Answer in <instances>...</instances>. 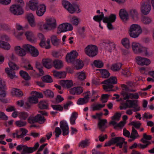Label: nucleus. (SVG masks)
I'll use <instances>...</instances> for the list:
<instances>
[{
    "label": "nucleus",
    "instance_id": "f257e3e1",
    "mask_svg": "<svg viewBox=\"0 0 154 154\" xmlns=\"http://www.w3.org/2000/svg\"><path fill=\"white\" fill-rule=\"evenodd\" d=\"M122 88L121 95L123 96H146L147 93L143 91L139 92L138 93H135L133 94L131 92H134L136 91L135 89H130L129 87L124 84L121 85Z\"/></svg>",
    "mask_w": 154,
    "mask_h": 154
},
{
    "label": "nucleus",
    "instance_id": "f03ea898",
    "mask_svg": "<svg viewBox=\"0 0 154 154\" xmlns=\"http://www.w3.org/2000/svg\"><path fill=\"white\" fill-rule=\"evenodd\" d=\"M142 32V29L140 25L133 24L130 26L128 33L131 37L134 38H137Z\"/></svg>",
    "mask_w": 154,
    "mask_h": 154
},
{
    "label": "nucleus",
    "instance_id": "7ed1b4c3",
    "mask_svg": "<svg viewBox=\"0 0 154 154\" xmlns=\"http://www.w3.org/2000/svg\"><path fill=\"white\" fill-rule=\"evenodd\" d=\"M62 5L70 13L73 14L75 12L78 13L81 11L78 5H73L67 1L63 0Z\"/></svg>",
    "mask_w": 154,
    "mask_h": 154
},
{
    "label": "nucleus",
    "instance_id": "20e7f679",
    "mask_svg": "<svg viewBox=\"0 0 154 154\" xmlns=\"http://www.w3.org/2000/svg\"><path fill=\"white\" fill-rule=\"evenodd\" d=\"M29 46V45L27 44L23 45L22 47L19 46H16L14 47V50L16 54L18 56L23 57L26 55Z\"/></svg>",
    "mask_w": 154,
    "mask_h": 154
},
{
    "label": "nucleus",
    "instance_id": "39448f33",
    "mask_svg": "<svg viewBox=\"0 0 154 154\" xmlns=\"http://www.w3.org/2000/svg\"><path fill=\"white\" fill-rule=\"evenodd\" d=\"M98 48L94 45H90L86 47L84 49L85 54L89 57H93L96 56L97 54Z\"/></svg>",
    "mask_w": 154,
    "mask_h": 154
},
{
    "label": "nucleus",
    "instance_id": "423d86ee",
    "mask_svg": "<svg viewBox=\"0 0 154 154\" xmlns=\"http://www.w3.org/2000/svg\"><path fill=\"white\" fill-rule=\"evenodd\" d=\"M45 121L44 117L41 114H37L35 117L30 116L28 119V122L30 124L38 122L40 124L43 123Z\"/></svg>",
    "mask_w": 154,
    "mask_h": 154
},
{
    "label": "nucleus",
    "instance_id": "0eeeda50",
    "mask_svg": "<svg viewBox=\"0 0 154 154\" xmlns=\"http://www.w3.org/2000/svg\"><path fill=\"white\" fill-rule=\"evenodd\" d=\"M10 12L16 15H21L23 14V11L21 7L19 5H14L10 8Z\"/></svg>",
    "mask_w": 154,
    "mask_h": 154
},
{
    "label": "nucleus",
    "instance_id": "6e6552de",
    "mask_svg": "<svg viewBox=\"0 0 154 154\" xmlns=\"http://www.w3.org/2000/svg\"><path fill=\"white\" fill-rule=\"evenodd\" d=\"M46 23L48 28V31L54 29H55L57 27L56 20L53 17H50L46 19Z\"/></svg>",
    "mask_w": 154,
    "mask_h": 154
},
{
    "label": "nucleus",
    "instance_id": "1a4fd4ad",
    "mask_svg": "<svg viewBox=\"0 0 154 154\" xmlns=\"http://www.w3.org/2000/svg\"><path fill=\"white\" fill-rule=\"evenodd\" d=\"M140 11L144 15L149 14L151 10V6L149 4L146 2H143L140 3Z\"/></svg>",
    "mask_w": 154,
    "mask_h": 154
},
{
    "label": "nucleus",
    "instance_id": "9d476101",
    "mask_svg": "<svg viewBox=\"0 0 154 154\" xmlns=\"http://www.w3.org/2000/svg\"><path fill=\"white\" fill-rule=\"evenodd\" d=\"M73 29V27L70 24L64 23L60 24L58 28V32H64L68 31H71Z\"/></svg>",
    "mask_w": 154,
    "mask_h": 154
},
{
    "label": "nucleus",
    "instance_id": "9b49d317",
    "mask_svg": "<svg viewBox=\"0 0 154 154\" xmlns=\"http://www.w3.org/2000/svg\"><path fill=\"white\" fill-rule=\"evenodd\" d=\"M152 139V136L151 135H147L146 133H144L143 134V138L140 141L143 143H145V144H139V146L141 148H146L148 146L151 144L150 141L147 140H150Z\"/></svg>",
    "mask_w": 154,
    "mask_h": 154
},
{
    "label": "nucleus",
    "instance_id": "f8f14e48",
    "mask_svg": "<svg viewBox=\"0 0 154 154\" xmlns=\"http://www.w3.org/2000/svg\"><path fill=\"white\" fill-rule=\"evenodd\" d=\"M32 149V147H28L27 146L23 145H19L17 147V150L19 151H20L23 149V151L21 154L32 153L33 152Z\"/></svg>",
    "mask_w": 154,
    "mask_h": 154
},
{
    "label": "nucleus",
    "instance_id": "ddd939ff",
    "mask_svg": "<svg viewBox=\"0 0 154 154\" xmlns=\"http://www.w3.org/2000/svg\"><path fill=\"white\" fill-rule=\"evenodd\" d=\"M101 44L107 50L110 52H111L112 51L115 50L116 48V45L115 44L109 41H104Z\"/></svg>",
    "mask_w": 154,
    "mask_h": 154
},
{
    "label": "nucleus",
    "instance_id": "4468645a",
    "mask_svg": "<svg viewBox=\"0 0 154 154\" xmlns=\"http://www.w3.org/2000/svg\"><path fill=\"white\" fill-rule=\"evenodd\" d=\"M26 5L31 10L35 11L39 5V2L37 0H30L26 3Z\"/></svg>",
    "mask_w": 154,
    "mask_h": 154
},
{
    "label": "nucleus",
    "instance_id": "2eb2a0df",
    "mask_svg": "<svg viewBox=\"0 0 154 154\" xmlns=\"http://www.w3.org/2000/svg\"><path fill=\"white\" fill-rule=\"evenodd\" d=\"M78 53L75 51H72L67 54L66 56V60L68 63L73 62L78 56Z\"/></svg>",
    "mask_w": 154,
    "mask_h": 154
},
{
    "label": "nucleus",
    "instance_id": "dca6fc26",
    "mask_svg": "<svg viewBox=\"0 0 154 154\" xmlns=\"http://www.w3.org/2000/svg\"><path fill=\"white\" fill-rule=\"evenodd\" d=\"M136 59L137 63L140 65L147 66L150 63V60L145 58L138 56L136 58Z\"/></svg>",
    "mask_w": 154,
    "mask_h": 154
},
{
    "label": "nucleus",
    "instance_id": "f3484780",
    "mask_svg": "<svg viewBox=\"0 0 154 154\" xmlns=\"http://www.w3.org/2000/svg\"><path fill=\"white\" fill-rule=\"evenodd\" d=\"M46 6L43 4L39 5L36 11V14L38 17H41L44 15L46 11Z\"/></svg>",
    "mask_w": 154,
    "mask_h": 154
},
{
    "label": "nucleus",
    "instance_id": "a211bd4d",
    "mask_svg": "<svg viewBox=\"0 0 154 154\" xmlns=\"http://www.w3.org/2000/svg\"><path fill=\"white\" fill-rule=\"evenodd\" d=\"M131 47L133 51L135 54H139L142 53L143 47L139 43L133 42L132 43ZM143 48V50H145Z\"/></svg>",
    "mask_w": 154,
    "mask_h": 154
},
{
    "label": "nucleus",
    "instance_id": "6ab92c4d",
    "mask_svg": "<svg viewBox=\"0 0 154 154\" xmlns=\"http://www.w3.org/2000/svg\"><path fill=\"white\" fill-rule=\"evenodd\" d=\"M130 97H124L123 98V102H124V100H126L125 103L124 104V106H125V109L127 108H131L133 106L134 103H135L137 100H128Z\"/></svg>",
    "mask_w": 154,
    "mask_h": 154
},
{
    "label": "nucleus",
    "instance_id": "aec40b11",
    "mask_svg": "<svg viewBox=\"0 0 154 154\" xmlns=\"http://www.w3.org/2000/svg\"><path fill=\"white\" fill-rule=\"evenodd\" d=\"M26 18L30 26L32 27L35 26L36 24L35 21V17L32 13H29L26 15Z\"/></svg>",
    "mask_w": 154,
    "mask_h": 154
},
{
    "label": "nucleus",
    "instance_id": "412c9836",
    "mask_svg": "<svg viewBox=\"0 0 154 154\" xmlns=\"http://www.w3.org/2000/svg\"><path fill=\"white\" fill-rule=\"evenodd\" d=\"M104 90L106 91H112V88L114 87L113 85L107 81L106 80L101 82Z\"/></svg>",
    "mask_w": 154,
    "mask_h": 154
},
{
    "label": "nucleus",
    "instance_id": "4be33fe9",
    "mask_svg": "<svg viewBox=\"0 0 154 154\" xmlns=\"http://www.w3.org/2000/svg\"><path fill=\"white\" fill-rule=\"evenodd\" d=\"M83 92L82 88L81 87H73L70 90V93L73 95H79Z\"/></svg>",
    "mask_w": 154,
    "mask_h": 154
},
{
    "label": "nucleus",
    "instance_id": "5701e85b",
    "mask_svg": "<svg viewBox=\"0 0 154 154\" xmlns=\"http://www.w3.org/2000/svg\"><path fill=\"white\" fill-rule=\"evenodd\" d=\"M119 15L121 19L124 22L128 19V14L125 9H122L120 10Z\"/></svg>",
    "mask_w": 154,
    "mask_h": 154
},
{
    "label": "nucleus",
    "instance_id": "b1692460",
    "mask_svg": "<svg viewBox=\"0 0 154 154\" xmlns=\"http://www.w3.org/2000/svg\"><path fill=\"white\" fill-rule=\"evenodd\" d=\"M60 127L62 130L63 135H66L69 133V127L67 124L63 121L60 122Z\"/></svg>",
    "mask_w": 154,
    "mask_h": 154
},
{
    "label": "nucleus",
    "instance_id": "393cba45",
    "mask_svg": "<svg viewBox=\"0 0 154 154\" xmlns=\"http://www.w3.org/2000/svg\"><path fill=\"white\" fill-rule=\"evenodd\" d=\"M60 84L63 87L70 88L72 86L73 83L71 80H62L60 82Z\"/></svg>",
    "mask_w": 154,
    "mask_h": 154
},
{
    "label": "nucleus",
    "instance_id": "a878e982",
    "mask_svg": "<svg viewBox=\"0 0 154 154\" xmlns=\"http://www.w3.org/2000/svg\"><path fill=\"white\" fill-rule=\"evenodd\" d=\"M107 123V120L105 119L100 120L98 124V127L99 129L102 131H104L105 129L107 127L106 125Z\"/></svg>",
    "mask_w": 154,
    "mask_h": 154
},
{
    "label": "nucleus",
    "instance_id": "bb28decb",
    "mask_svg": "<svg viewBox=\"0 0 154 154\" xmlns=\"http://www.w3.org/2000/svg\"><path fill=\"white\" fill-rule=\"evenodd\" d=\"M129 15L133 20H137L139 19V14L135 9H131L129 11Z\"/></svg>",
    "mask_w": 154,
    "mask_h": 154
},
{
    "label": "nucleus",
    "instance_id": "cd10ccee",
    "mask_svg": "<svg viewBox=\"0 0 154 154\" xmlns=\"http://www.w3.org/2000/svg\"><path fill=\"white\" fill-rule=\"evenodd\" d=\"M53 75L57 79H63L66 76V73L64 72H59L55 70L53 71Z\"/></svg>",
    "mask_w": 154,
    "mask_h": 154
},
{
    "label": "nucleus",
    "instance_id": "c85d7f7f",
    "mask_svg": "<svg viewBox=\"0 0 154 154\" xmlns=\"http://www.w3.org/2000/svg\"><path fill=\"white\" fill-rule=\"evenodd\" d=\"M29 50L28 52H29L31 55L34 57L37 56L39 54V52L38 50L34 47L29 45Z\"/></svg>",
    "mask_w": 154,
    "mask_h": 154
},
{
    "label": "nucleus",
    "instance_id": "c756f323",
    "mask_svg": "<svg viewBox=\"0 0 154 154\" xmlns=\"http://www.w3.org/2000/svg\"><path fill=\"white\" fill-rule=\"evenodd\" d=\"M116 19V15L115 14H111L109 17H103V22H114Z\"/></svg>",
    "mask_w": 154,
    "mask_h": 154
},
{
    "label": "nucleus",
    "instance_id": "7c9ffc66",
    "mask_svg": "<svg viewBox=\"0 0 154 154\" xmlns=\"http://www.w3.org/2000/svg\"><path fill=\"white\" fill-rule=\"evenodd\" d=\"M54 67L57 69H59L63 66V63L60 60H56L53 62Z\"/></svg>",
    "mask_w": 154,
    "mask_h": 154
},
{
    "label": "nucleus",
    "instance_id": "2f4dec72",
    "mask_svg": "<svg viewBox=\"0 0 154 154\" xmlns=\"http://www.w3.org/2000/svg\"><path fill=\"white\" fill-rule=\"evenodd\" d=\"M44 66L46 68L49 69L52 67V60L49 59H43L42 60Z\"/></svg>",
    "mask_w": 154,
    "mask_h": 154
},
{
    "label": "nucleus",
    "instance_id": "473e14b6",
    "mask_svg": "<svg viewBox=\"0 0 154 154\" xmlns=\"http://www.w3.org/2000/svg\"><path fill=\"white\" fill-rule=\"evenodd\" d=\"M5 72L7 74L8 76L11 79L17 77L15 75V72L12 71L8 68H6L5 69Z\"/></svg>",
    "mask_w": 154,
    "mask_h": 154
},
{
    "label": "nucleus",
    "instance_id": "72a5a7b5",
    "mask_svg": "<svg viewBox=\"0 0 154 154\" xmlns=\"http://www.w3.org/2000/svg\"><path fill=\"white\" fill-rule=\"evenodd\" d=\"M25 35L27 39L29 41L32 42L35 39L34 35L33 32L30 31H28L25 33Z\"/></svg>",
    "mask_w": 154,
    "mask_h": 154
},
{
    "label": "nucleus",
    "instance_id": "f704fd0d",
    "mask_svg": "<svg viewBox=\"0 0 154 154\" xmlns=\"http://www.w3.org/2000/svg\"><path fill=\"white\" fill-rule=\"evenodd\" d=\"M142 23L146 25H148L151 24L152 22V18L149 17H144L141 19Z\"/></svg>",
    "mask_w": 154,
    "mask_h": 154
},
{
    "label": "nucleus",
    "instance_id": "c9c22d12",
    "mask_svg": "<svg viewBox=\"0 0 154 154\" xmlns=\"http://www.w3.org/2000/svg\"><path fill=\"white\" fill-rule=\"evenodd\" d=\"M12 95L13 96H20L25 95L20 90L17 88H13L11 91Z\"/></svg>",
    "mask_w": 154,
    "mask_h": 154
},
{
    "label": "nucleus",
    "instance_id": "e433bc0d",
    "mask_svg": "<svg viewBox=\"0 0 154 154\" xmlns=\"http://www.w3.org/2000/svg\"><path fill=\"white\" fill-rule=\"evenodd\" d=\"M121 42L123 46L126 48L128 49L130 48V41L128 38H123L121 40Z\"/></svg>",
    "mask_w": 154,
    "mask_h": 154
},
{
    "label": "nucleus",
    "instance_id": "4c0bfd02",
    "mask_svg": "<svg viewBox=\"0 0 154 154\" xmlns=\"http://www.w3.org/2000/svg\"><path fill=\"white\" fill-rule=\"evenodd\" d=\"M0 47L6 50H9L11 48V46L8 42L2 41H0Z\"/></svg>",
    "mask_w": 154,
    "mask_h": 154
},
{
    "label": "nucleus",
    "instance_id": "58836bf2",
    "mask_svg": "<svg viewBox=\"0 0 154 154\" xmlns=\"http://www.w3.org/2000/svg\"><path fill=\"white\" fill-rule=\"evenodd\" d=\"M75 75L77 79L80 81L83 80L86 78L85 73L82 71L76 73Z\"/></svg>",
    "mask_w": 154,
    "mask_h": 154
},
{
    "label": "nucleus",
    "instance_id": "ea45409f",
    "mask_svg": "<svg viewBox=\"0 0 154 154\" xmlns=\"http://www.w3.org/2000/svg\"><path fill=\"white\" fill-rule=\"evenodd\" d=\"M101 13V14L100 15H96L94 16L93 19L94 20L99 22V26L101 29H102L103 27L101 26L100 22L102 20H103L104 17V14L103 12H102Z\"/></svg>",
    "mask_w": 154,
    "mask_h": 154
},
{
    "label": "nucleus",
    "instance_id": "a19ab883",
    "mask_svg": "<svg viewBox=\"0 0 154 154\" xmlns=\"http://www.w3.org/2000/svg\"><path fill=\"white\" fill-rule=\"evenodd\" d=\"M89 99V97H84L83 98H80L78 100L77 103L79 105L86 104L88 102Z\"/></svg>",
    "mask_w": 154,
    "mask_h": 154
},
{
    "label": "nucleus",
    "instance_id": "79ce46f5",
    "mask_svg": "<svg viewBox=\"0 0 154 154\" xmlns=\"http://www.w3.org/2000/svg\"><path fill=\"white\" fill-rule=\"evenodd\" d=\"M84 66V63L82 60L78 59L75 64V67L77 70L81 69Z\"/></svg>",
    "mask_w": 154,
    "mask_h": 154
},
{
    "label": "nucleus",
    "instance_id": "37998d69",
    "mask_svg": "<svg viewBox=\"0 0 154 154\" xmlns=\"http://www.w3.org/2000/svg\"><path fill=\"white\" fill-rule=\"evenodd\" d=\"M42 97H29L28 98V102L31 104H36L38 102V98Z\"/></svg>",
    "mask_w": 154,
    "mask_h": 154
},
{
    "label": "nucleus",
    "instance_id": "c03bdc74",
    "mask_svg": "<svg viewBox=\"0 0 154 154\" xmlns=\"http://www.w3.org/2000/svg\"><path fill=\"white\" fill-rule=\"evenodd\" d=\"M38 107L41 109H48V104L45 101H40L38 104Z\"/></svg>",
    "mask_w": 154,
    "mask_h": 154
},
{
    "label": "nucleus",
    "instance_id": "a18cd8bd",
    "mask_svg": "<svg viewBox=\"0 0 154 154\" xmlns=\"http://www.w3.org/2000/svg\"><path fill=\"white\" fill-rule=\"evenodd\" d=\"M122 65V64L120 63H116L112 65L111 69L114 71H118L121 69Z\"/></svg>",
    "mask_w": 154,
    "mask_h": 154
},
{
    "label": "nucleus",
    "instance_id": "49530a36",
    "mask_svg": "<svg viewBox=\"0 0 154 154\" xmlns=\"http://www.w3.org/2000/svg\"><path fill=\"white\" fill-rule=\"evenodd\" d=\"M125 139L121 137H116L112 138L110 140L111 143L113 144L119 142L121 141H123Z\"/></svg>",
    "mask_w": 154,
    "mask_h": 154
},
{
    "label": "nucleus",
    "instance_id": "de8ad7c7",
    "mask_svg": "<svg viewBox=\"0 0 154 154\" xmlns=\"http://www.w3.org/2000/svg\"><path fill=\"white\" fill-rule=\"evenodd\" d=\"M101 76L103 78H108L110 75V73L106 69H100Z\"/></svg>",
    "mask_w": 154,
    "mask_h": 154
},
{
    "label": "nucleus",
    "instance_id": "09e8293b",
    "mask_svg": "<svg viewBox=\"0 0 154 154\" xmlns=\"http://www.w3.org/2000/svg\"><path fill=\"white\" fill-rule=\"evenodd\" d=\"M139 137V136L137 130L135 129L134 127H132V131L130 137L133 139H135L136 138Z\"/></svg>",
    "mask_w": 154,
    "mask_h": 154
},
{
    "label": "nucleus",
    "instance_id": "8fccbe9b",
    "mask_svg": "<svg viewBox=\"0 0 154 154\" xmlns=\"http://www.w3.org/2000/svg\"><path fill=\"white\" fill-rule=\"evenodd\" d=\"M8 65L10 68V69L12 70H17L19 68V66L17 64L11 61L9 62L8 63Z\"/></svg>",
    "mask_w": 154,
    "mask_h": 154
},
{
    "label": "nucleus",
    "instance_id": "3c124183",
    "mask_svg": "<svg viewBox=\"0 0 154 154\" xmlns=\"http://www.w3.org/2000/svg\"><path fill=\"white\" fill-rule=\"evenodd\" d=\"M20 74L22 77L26 80L30 79V77L27 73L25 71L21 70L20 71Z\"/></svg>",
    "mask_w": 154,
    "mask_h": 154
},
{
    "label": "nucleus",
    "instance_id": "603ef678",
    "mask_svg": "<svg viewBox=\"0 0 154 154\" xmlns=\"http://www.w3.org/2000/svg\"><path fill=\"white\" fill-rule=\"evenodd\" d=\"M42 81L45 82L51 83L53 82L51 77L49 75H46L42 78Z\"/></svg>",
    "mask_w": 154,
    "mask_h": 154
},
{
    "label": "nucleus",
    "instance_id": "864d4df0",
    "mask_svg": "<svg viewBox=\"0 0 154 154\" xmlns=\"http://www.w3.org/2000/svg\"><path fill=\"white\" fill-rule=\"evenodd\" d=\"M38 27L41 29H44L47 30V27L46 23H44L42 21L39 22L37 24Z\"/></svg>",
    "mask_w": 154,
    "mask_h": 154
},
{
    "label": "nucleus",
    "instance_id": "5fc2aeb1",
    "mask_svg": "<svg viewBox=\"0 0 154 154\" xmlns=\"http://www.w3.org/2000/svg\"><path fill=\"white\" fill-rule=\"evenodd\" d=\"M51 41L52 44L55 46H57L59 44V42L55 35H53L51 37Z\"/></svg>",
    "mask_w": 154,
    "mask_h": 154
},
{
    "label": "nucleus",
    "instance_id": "6e6d98bb",
    "mask_svg": "<svg viewBox=\"0 0 154 154\" xmlns=\"http://www.w3.org/2000/svg\"><path fill=\"white\" fill-rule=\"evenodd\" d=\"M28 115L27 112H21L19 114V117L21 119L25 120L27 118Z\"/></svg>",
    "mask_w": 154,
    "mask_h": 154
},
{
    "label": "nucleus",
    "instance_id": "4d7b16f0",
    "mask_svg": "<svg viewBox=\"0 0 154 154\" xmlns=\"http://www.w3.org/2000/svg\"><path fill=\"white\" fill-rule=\"evenodd\" d=\"M108 81L109 83L113 85L114 84H117V80L116 77H111L109 79H106Z\"/></svg>",
    "mask_w": 154,
    "mask_h": 154
},
{
    "label": "nucleus",
    "instance_id": "13d9d810",
    "mask_svg": "<svg viewBox=\"0 0 154 154\" xmlns=\"http://www.w3.org/2000/svg\"><path fill=\"white\" fill-rule=\"evenodd\" d=\"M93 64L96 67L99 68L102 67L103 65L102 62L99 60H95L93 62Z\"/></svg>",
    "mask_w": 154,
    "mask_h": 154
},
{
    "label": "nucleus",
    "instance_id": "bf43d9fd",
    "mask_svg": "<svg viewBox=\"0 0 154 154\" xmlns=\"http://www.w3.org/2000/svg\"><path fill=\"white\" fill-rule=\"evenodd\" d=\"M77 113L75 112H73L71 117L70 121L72 124H73L75 123V121L77 117Z\"/></svg>",
    "mask_w": 154,
    "mask_h": 154
},
{
    "label": "nucleus",
    "instance_id": "052dcab7",
    "mask_svg": "<svg viewBox=\"0 0 154 154\" xmlns=\"http://www.w3.org/2000/svg\"><path fill=\"white\" fill-rule=\"evenodd\" d=\"M16 125L18 127H22L25 126L26 122L22 120L17 121L15 123Z\"/></svg>",
    "mask_w": 154,
    "mask_h": 154
},
{
    "label": "nucleus",
    "instance_id": "680f3d73",
    "mask_svg": "<svg viewBox=\"0 0 154 154\" xmlns=\"http://www.w3.org/2000/svg\"><path fill=\"white\" fill-rule=\"evenodd\" d=\"M0 39L1 41H8L9 40L10 38L5 34L0 33Z\"/></svg>",
    "mask_w": 154,
    "mask_h": 154
},
{
    "label": "nucleus",
    "instance_id": "e2e57ef3",
    "mask_svg": "<svg viewBox=\"0 0 154 154\" xmlns=\"http://www.w3.org/2000/svg\"><path fill=\"white\" fill-rule=\"evenodd\" d=\"M71 23L73 25L77 26L79 23L78 18L76 17H72L70 20Z\"/></svg>",
    "mask_w": 154,
    "mask_h": 154
},
{
    "label": "nucleus",
    "instance_id": "0e129e2a",
    "mask_svg": "<svg viewBox=\"0 0 154 154\" xmlns=\"http://www.w3.org/2000/svg\"><path fill=\"white\" fill-rule=\"evenodd\" d=\"M129 125L134 126L137 129H138L141 126V124L139 122H133L130 123Z\"/></svg>",
    "mask_w": 154,
    "mask_h": 154
},
{
    "label": "nucleus",
    "instance_id": "69168bd1",
    "mask_svg": "<svg viewBox=\"0 0 154 154\" xmlns=\"http://www.w3.org/2000/svg\"><path fill=\"white\" fill-rule=\"evenodd\" d=\"M88 140L86 139L85 140L82 141L79 144V146L84 148L88 146Z\"/></svg>",
    "mask_w": 154,
    "mask_h": 154
},
{
    "label": "nucleus",
    "instance_id": "338daca9",
    "mask_svg": "<svg viewBox=\"0 0 154 154\" xmlns=\"http://www.w3.org/2000/svg\"><path fill=\"white\" fill-rule=\"evenodd\" d=\"M45 95L47 96H54V93L49 90H47L44 92Z\"/></svg>",
    "mask_w": 154,
    "mask_h": 154
},
{
    "label": "nucleus",
    "instance_id": "774afa93",
    "mask_svg": "<svg viewBox=\"0 0 154 154\" xmlns=\"http://www.w3.org/2000/svg\"><path fill=\"white\" fill-rule=\"evenodd\" d=\"M30 94L31 96H43L42 93L35 91L31 92Z\"/></svg>",
    "mask_w": 154,
    "mask_h": 154
}]
</instances>
